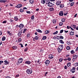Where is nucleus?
I'll list each match as a JSON object with an SVG mask.
<instances>
[{"instance_id":"nucleus-1","label":"nucleus","mask_w":78,"mask_h":78,"mask_svg":"<svg viewBox=\"0 0 78 78\" xmlns=\"http://www.w3.org/2000/svg\"><path fill=\"white\" fill-rule=\"evenodd\" d=\"M63 47H64L63 44L59 45V46H58V53H61V52L63 48Z\"/></svg>"},{"instance_id":"nucleus-2","label":"nucleus","mask_w":78,"mask_h":78,"mask_svg":"<svg viewBox=\"0 0 78 78\" xmlns=\"http://www.w3.org/2000/svg\"><path fill=\"white\" fill-rule=\"evenodd\" d=\"M26 72L27 74H31L33 72V70L29 68L27 69Z\"/></svg>"},{"instance_id":"nucleus-3","label":"nucleus","mask_w":78,"mask_h":78,"mask_svg":"<svg viewBox=\"0 0 78 78\" xmlns=\"http://www.w3.org/2000/svg\"><path fill=\"white\" fill-rule=\"evenodd\" d=\"M55 5V2H50L48 5V6H49L50 7H51V6H53Z\"/></svg>"},{"instance_id":"nucleus-4","label":"nucleus","mask_w":78,"mask_h":78,"mask_svg":"<svg viewBox=\"0 0 78 78\" xmlns=\"http://www.w3.org/2000/svg\"><path fill=\"white\" fill-rule=\"evenodd\" d=\"M18 26V27H19L20 30L21 29H22V28H23L24 27V25H23V24H20L19 26L18 25H16V26Z\"/></svg>"},{"instance_id":"nucleus-5","label":"nucleus","mask_w":78,"mask_h":78,"mask_svg":"<svg viewBox=\"0 0 78 78\" xmlns=\"http://www.w3.org/2000/svg\"><path fill=\"white\" fill-rule=\"evenodd\" d=\"M75 69H76V68L75 67H73L72 69H70V71L73 73L75 72Z\"/></svg>"},{"instance_id":"nucleus-6","label":"nucleus","mask_w":78,"mask_h":78,"mask_svg":"<svg viewBox=\"0 0 78 78\" xmlns=\"http://www.w3.org/2000/svg\"><path fill=\"white\" fill-rule=\"evenodd\" d=\"M39 37H38V35L37 36H36L34 37H33V40L34 41H35H35H37V40L39 39Z\"/></svg>"},{"instance_id":"nucleus-7","label":"nucleus","mask_w":78,"mask_h":78,"mask_svg":"<svg viewBox=\"0 0 78 78\" xmlns=\"http://www.w3.org/2000/svg\"><path fill=\"white\" fill-rule=\"evenodd\" d=\"M50 62L48 60H47L45 62V64L46 65V66H48V65L50 64Z\"/></svg>"},{"instance_id":"nucleus-8","label":"nucleus","mask_w":78,"mask_h":78,"mask_svg":"<svg viewBox=\"0 0 78 78\" xmlns=\"http://www.w3.org/2000/svg\"><path fill=\"white\" fill-rule=\"evenodd\" d=\"M23 62V59L22 58H19L18 60V63H22V62Z\"/></svg>"},{"instance_id":"nucleus-9","label":"nucleus","mask_w":78,"mask_h":78,"mask_svg":"<svg viewBox=\"0 0 78 78\" xmlns=\"http://www.w3.org/2000/svg\"><path fill=\"white\" fill-rule=\"evenodd\" d=\"M25 64H27V65H30L31 64V62L29 60L26 61L25 62Z\"/></svg>"},{"instance_id":"nucleus-10","label":"nucleus","mask_w":78,"mask_h":78,"mask_svg":"<svg viewBox=\"0 0 78 78\" xmlns=\"http://www.w3.org/2000/svg\"><path fill=\"white\" fill-rule=\"evenodd\" d=\"M59 14L60 16H62L64 15V12L62 11H61L59 12Z\"/></svg>"},{"instance_id":"nucleus-11","label":"nucleus","mask_w":78,"mask_h":78,"mask_svg":"<svg viewBox=\"0 0 78 78\" xmlns=\"http://www.w3.org/2000/svg\"><path fill=\"white\" fill-rule=\"evenodd\" d=\"M22 6V5L21 4H20L16 6V7L17 8H20Z\"/></svg>"},{"instance_id":"nucleus-12","label":"nucleus","mask_w":78,"mask_h":78,"mask_svg":"<svg viewBox=\"0 0 78 78\" xmlns=\"http://www.w3.org/2000/svg\"><path fill=\"white\" fill-rule=\"evenodd\" d=\"M22 34V30H21V32H19L17 34V35L18 36V37H20Z\"/></svg>"},{"instance_id":"nucleus-13","label":"nucleus","mask_w":78,"mask_h":78,"mask_svg":"<svg viewBox=\"0 0 78 78\" xmlns=\"http://www.w3.org/2000/svg\"><path fill=\"white\" fill-rule=\"evenodd\" d=\"M53 55L52 54H50L49 55L48 58H49V59H53Z\"/></svg>"},{"instance_id":"nucleus-14","label":"nucleus","mask_w":78,"mask_h":78,"mask_svg":"<svg viewBox=\"0 0 78 78\" xmlns=\"http://www.w3.org/2000/svg\"><path fill=\"white\" fill-rule=\"evenodd\" d=\"M4 62L5 63H3V64L5 65H8V64L9 63V62L7 61V60H5Z\"/></svg>"},{"instance_id":"nucleus-15","label":"nucleus","mask_w":78,"mask_h":78,"mask_svg":"<svg viewBox=\"0 0 78 78\" xmlns=\"http://www.w3.org/2000/svg\"><path fill=\"white\" fill-rule=\"evenodd\" d=\"M44 34H48V33H50V31H49V30H46L44 32Z\"/></svg>"},{"instance_id":"nucleus-16","label":"nucleus","mask_w":78,"mask_h":78,"mask_svg":"<svg viewBox=\"0 0 78 78\" xmlns=\"http://www.w3.org/2000/svg\"><path fill=\"white\" fill-rule=\"evenodd\" d=\"M45 1L46 4H48H48H49V3H50V0H46Z\"/></svg>"},{"instance_id":"nucleus-17","label":"nucleus","mask_w":78,"mask_h":78,"mask_svg":"<svg viewBox=\"0 0 78 78\" xmlns=\"http://www.w3.org/2000/svg\"><path fill=\"white\" fill-rule=\"evenodd\" d=\"M71 27H72V28H73L74 29H75L76 28V25H74L73 24H72L71 25Z\"/></svg>"},{"instance_id":"nucleus-18","label":"nucleus","mask_w":78,"mask_h":78,"mask_svg":"<svg viewBox=\"0 0 78 78\" xmlns=\"http://www.w3.org/2000/svg\"><path fill=\"white\" fill-rule=\"evenodd\" d=\"M52 22L53 23H56V20L54 19L52 20Z\"/></svg>"},{"instance_id":"nucleus-19","label":"nucleus","mask_w":78,"mask_h":78,"mask_svg":"<svg viewBox=\"0 0 78 78\" xmlns=\"http://www.w3.org/2000/svg\"><path fill=\"white\" fill-rule=\"evenodd\" d=\"M14 20L15 21H17L18 20V16H15L14 17Z\"/></svg>"},{"instance_id":"nucleus-20","label":"nucleus","mask_w":78,"mask_h":78,"mask_svg":"<svg viewBox=\"0 0 78 78\" xmlns=\"http://www.w3.org/2000/svg\"><path fill=\"white\" fill-rule=\"evenodd\" d=\"M59 42L61 44H64V42L62 40H60L59 41Z\"/></svg>"},{"instance_id":"nucleus-21","label":"nucleus","mask_w":78,"mask_h":78,"mask_svg":"<svg viewBox=\"0 0 78 78\" xmlns=\"http://www.w3.org/2000/svg\"><path fill=\"white\" fill-rule=\"evenodd\" d=\"M61 1H57L56 3L57 5H59L61 4Z\"/></svg>"},{"instance_id":"nucleus-22","label":"nucleus","mask_w":78,"mask_h":78,"mask_svg":"<svg viewBox=\"0 0 78 78\" xmlns=\"http://www.w3.org/2000/svg\"><path fill=\"white\" fill-rule=\"evenodd\" d=\"M41 2L42 4H45V0H41Z\"/></svg>"},{"instance_id":"nucleus-23","label":"nucleus","mask_w":78,"mask_h":78,"mask_svg":"<svg viewBox=\"0 0 78 78\" xmlns=\"http://www.w3.org/2000/svg\"><path fill=\"white\" fill-rule=\"evenodd\" d=\"M36 31L37 32H38V33H42V30H40V29H37Z\"/></svg>"},{"instance_id":"nucleus-24","label":"nucleus","mask_w":78,"mask_h":78,"mask_svg":"<svg viewBox=\"0 0 78 78\" xmlns=\"http://www.w3.org/2000/svg\"><path fill=\"white\" fill-rule=\"evenodd\" d=\"M12 48L14 50H16L17 48V46H13L12 47Z\"/></svg>"},{"instance_id":"nucleus-25","label":"nucleus","mask_w":78,"mask_h":78,"mask_svg":"<svg viewBox=\"0 0 78 78\" xmlns=\"http://www.w3.org/2000/svg\"><path fill=\"white\" fill-rule=\"evenodd\" d=\"M74 32L71 31V32L69 34V35H70V36H73V35L74 34Z\"/></svg>"},{"instance_id":"nucleus-26","label":"nucleus","mask_w":78,"mask_h":78,"mask_svg":"<svg viewBox=\"0 0 78 78\" xmlns=\"http://www.w3.org/2000/svg\"><path fill=\"white\" fill-rule=\"evenodd\" d=\"M6 39V37L5 36H3L2 38V41H5Z\"/></svg>"},{"instance_id":"nucleus-27","label":"nucleus","mask_w":78,"mask_h":78,"mask_svg":"<svg viewBox=\"0 0 78 78\" xmlns=\"http://www.w3.org/2000/svg\"><path fill=\"white\" fill-rule=\"evenodd\" d=\"M30 2L31 4H33L34 2V0H30L29 1Z\"/></svg>"},{"instance_id":"nucleus-28","label":"nucleus","mask_w":78,"mask_h":78,"mask_svg":"<svg viewBox=\"0 0 78 78\" xmlns=\"http://www.w3.org/2000/svg\"><path fill=\"white\" fill-rule=\"evenodd\" d=\"M30 34L28 33L27 35V38L28 39V38H29L30 37Z\"/></svg>"},{"instance_id":"nucleus-29","label":"nucleus","mask_w":78,"mask_h":78,"mask_svg":"<svg viewBox=\"0 0 78 78\" xmlns=\"http://www.w3.org/2000/svg\"><path fill=\"white\" fill-rule=\"evenodd\" d=\"M58 37H59L60 38V39H64V37L62 36H60L59 37V36H57Z\"/></svg>"},{"instance_id":"nucleus-30","label":"nucleus","mask_w":78,"mask_h":78,"mask_svg":"<svg viewBox=\"0 0 78 78\" xmlns=\"http://www.w3.org/2000/svg\"><path fill=\"white\" fill-rule=\"evenodd\" d=\"M47 39V37L46 36H44L43 37L42 39L43 40H45Z\"/></svg>"},{"instance_id":"nucleus-31","label":"nucleus","mask_w":78,"mask_h":78,"mask_svg":"<svg viewBox=\"0 0 78 78\" xmlns=\"http://www.w3.org/2000/svg\"><path fill=\"white\" fill-rule=\"evenodd\" d=\"M65 20H66L64 18H62L61 20V21L62 22H65Z\"/></svg>"},{"instance_id":"nucleus-32","label":"nucleus","mask_w":78,"mask_h":78,"mask_svg":"<svg viewBox=\"0 0 78 78\" xmlns=\"http://www.w3.org/2000/svg\"><path fill=\"white\" fill-rule=\"evenodd\" d=\"M4 2H6V1L4 0H0V3H4Z\"/></svg>"},{"instance_id":"nucleus-33","label":"nucleus","mask_w":78,"mask_h":78,"mask_svg":"<svg viewBox=\"0 0 78 78\" xmlns=\"http://www.w3.org/2000/svg\"><path fill=\"white\" fill-rule=\"evenodd\" d=\"M70 53L71 54H74L75 53V52H74V50H72L71 51Z\"/></svg>"},{"instance_id":"nucleus-34","label":"nucleus","mask_w":78,"mask_h":78,"mask_svg":"<svg viewBox=\"0 0 78 78\" xmlns=\"http://www.w3.org/2000/svg\"><path fill=\"white\" fill-rule=\"evenodd\" d=\"M27 29H23V33H25L26 32V31H27Z\"/></svg>"},{"instance_id":"nucleus-35","label":"nucleus","mask_w":78,"mask_h":78,"mask_svg":"<svg viewBox=\"0 0 78 78\" xmlns=\"http://www.w3.org/2000/svg\"><path fill=\"white\" fill-rule=\"evenodd\" d=\"M31 19H32V20H34V15H32L31 16Z\"/></svg>"},{"instance_id":"nucleus-36","label":"nucleus","mask_w":78,"mask_h":78,"mask_svg":"<svg viewBox=\"0 0 78 78\" xmlns=\"http://www.w3.org/2000/svg\"><path fill=\"white\" fill-rule=\"evenodd\" d=\"M67 44H68V45H71V44H72V42H71L70 41H68L67 42Z\"/></svg>"},{"instance_id":"nucleus-37","label":"nucleus","mask_w":78,"mask_h":78,"mask_svg":"<svg viewBox=\"0 0 78 78\" xmlns=\"http://www.w3.org/2000/svg\"><path fill=\"white\" fill-rule=\"evenodd\" d=\"M70 65H71V62H69L67 64V66L68 67H69V66H70Z\"/></svg>"},{"instance_id":"nucleus-38","label":"nucleus","mask_w":78,"mask_h":78,"mask_svg":"<svg viewBox=\"0 0 78 78\" xmlns=\"http://www.w3.org/2000/svg\"><path fill=\"white\" fill-rule=\"evenodd\" d=\"M66 49L67 50H70V47L69 46H67L66 47Z\"/></svg>"},{"instance_id":"nucleus-39","label":"nucleus","mask_w":78,"mask_h":78,"mask_svg":"<svg viewBox=\"0 0 78 78\" xmlns=\"http://www.w3.org/2000/svg\"><path fill=\"white\" fill-rule=\"evenodd\" d=\"M60 8H64V5H60Z\"/></svg>"},{"instance_id":"nucleus-40","label":"nucleus","mask_w":78,"mask_h":78,"mask_svg":"<svg viewBox=\"0 0 78 78\" xmlns=\"http://www.w3.org/2000/svg\"><path fill=\"white\" fill-rule=\"evenodd\" d=\"M59 62H62V60H63V58H60V59H59Z\"/></svg>"},{"instance_id":"nucleus-41","label":"nucleus","mask_w":78,"mask_h":78,"mask_svg":"<svg viewBox=\"0 0 78 78\" xmlns=\"http://www.w3.org/2000/svg\"><path fill=\"white\" fill-rule=\"evenodd\" d=\"M64 32V30H61L60 31V34H61V33H62V32Z\"/></svg>"},{"instance_id":"nucleus-42","label":"nucleus","mask_w":78,"mask_h":78,"mask_svg":"<svg viewBox=\"0 0 78 78\" xmlns=\"http://www.w3.org/2000/svg\"><path fill=\"white\" fill-rule=\"evenodd\" d=\"M58 31H56L54 33H53V34H58Z\"/></svg>"},{"instance_id":"nucleus-43","label":"nucleus","mask_w":78,"mask_h":78,"mask_svg":"<svg viewBox=\"0 0 78 78\" xmlns=\"http://www.w3.org/2000/svg\"><path fill=\"white\" fill-rule=\"evenodd\" d=\"M62 25H63V23H62V22L60 23H59V26H62Z\"/></svg>"},{"instance_id":"nucleus-44","label":"nucleus","mask_w":78,"mask_h":78,"mask_svg":"<svg viewBox=\"0 0 78 78\" xmlns=\"http://www.w3.org/2000/svg\"><path fill=\"white\" fill-rule=\"evenodd\" d=\"M9 21L10 22H11V23H12V22H14V21L13 20L11 19Z\"/></svg>"},{"instance_id":"nucleus-45","label":"nucleus","mask_w":78,"mask_h":78,"mask_svg":"<svg viewBox=\"0 0 78 78\" xmlns=\"http://www.w3.org/2000/svg\"><path fill=\"white\" fill-rule=\"evenodd\" d=\"M19 45H21V47H22V48H23V44H22V43L20 44Z\"/></svg>"},{"instance_id":"nucleus-46","label":"nucleus","mask_w":78,"mask_h":78,"mask_svg":"<svg viewBox=\"0 0 78 78\" xmlns=\"http://www.w3.org/2000/svg\"><path fill=\"white\" fill-rule=\"evenodd\" d=\"M74 65L76 67V66H78V63H75Z\"/></svg>"},{"instance_id":"nucleus-47","label":"nucleus","mask_w":78,"mask_h":78,"mask_svg":"<svg viewBox=\"0 0 78 78\" xmlns=\"http://www.w3.org/2000/svg\"><path fill=\"white\" fill-rule=\"evenodd\" d=\"M3 62H3V61L0 60V65H1L2 63H3Z\"/></svg>"},{"instance_id":"nucleus-48","label":"nucleus","mask_w":78,"mask_h":78,"mask_svg":"<svg viewBox=\"0 0 78 78\" xmlns=\"http://www.w3.org/2000/svg\"><path fill=\"white\" fill-rule=\"evenodd\" d=\"M73 5H74V2H72L71 4V6H73Z\"/></svg>"},{"instance_id":"nucleus-49","label":"nucleus","mask_w":78,"mask_h":78,"mask_svg":"<svg viewBox=\"0 0 78 78\" xmlns=\"http://www.w3.org/2000/svg\"><path fill=\"white\" fill-rule=\"evenodd\" d=\"M64 68L65 69H67V66H64Z\"/></svg>"},{"instance_id":"nucleus-50","label":"nucleus","mask_w":78,"mask_h":78,"mask_svg":"<svg viewBox=\"0 0 78 78\" xmlns=\"http://www.w3.org/2000/svg\"><path fill=\"white\" fill-rule=\"evenodd\" d=\"M28 48H26L24 50V51H27V50H28Z\"/></svg>"},{"instance_id":"nucleus-51","label":"nucleus","mask_w":78,"mask_h":78,"mask_svg":"<svg viewBox=\"0 0 78 78\" xmlns=\"http://www.w3.org/2000/svg\"><path fill=\"white\" fill-rule=\"evenodd\" d=\"M67 60H68V61H71V58H67Z\"/></svg>"},{"instance_id":"nucleus-52","label":"nucleus","mask_w":78,"mask_h":78,"mask_svg":"<svg viewBox=\"0 0 78 78\" xmlns=\"http://www.w3.org/2000/svg\"><path fill=\"white\" fill-rule=\"evenodd\" d=\"M6 22H7V21H4L3 22H2V23H6Z\"/></svg>"},{"instance_id":"nucleus-53","label":"nucleus","mask_w":78,"mask_h":78,"mask_svg":"<svg viewBox=\"0 0 78 78\" xmlns=\"http://www.w3.org/2000/svg\"><path fill=\"white\" fill-rule=\"evenodd\" d=\"M69 56H70V55L67 54L66 55V58H69Z\"/></svg>"},{"instance_id":"nucleus-54","label":"nucleus","mask_w":78,"mask_h":78,"mask_svg":"<svg viewBox=\"0 0 78 78\" xmlns=\"http://www.w3.org/2000/svg\"><path fill=\"white\" fill-rule=\"evenodd\" d=\"M23 9H27V7H23Z\"/></svg>"},{"instance_id":"nucleus-55","label":"nucleus","mask_w":78,"mask_h":78,"mask_svg":"<svg viewBox=\"0 0 78 78\" xmlns=\"http://www.w3.org/2000/svg\"><path fill=\"white\" fill-rule=\"evenodd\" d=\"M47 73H48V72H46L45 73V74L44 75V76H47Z\"/></svg>"},{"instance_id":"nucleus-56","label":"nucleus","mask_w":78,"mask_h":78,"mask_svg":"<svg viewBox=\"0 0 78 78\" xmlns=\"http://www.w3.org/2000/svg\"><path fill=\"white\" fill-rule=\"evenodd\" d=\"M27 14H30L31 13L30 11H27Z\"/></svg>"},{"instance_id":"nucleus-57","label":"nucleus","mask_w":78,"mask_h":78,"mask_svg":"<svg viewBox=\"0 0 78 78\" xmlns=\"http://www.w3.org/2000/svg\"><path fill=\"white\" fill-rule=\"evenodd\" d=\"M2 35V32L1 31H0V36Z\"/></svg>"},{"instance_id":"nucleus-58","label":"nucleus","mask_w":78,"mask_h":78,"mask_svg":"<svg viewBox=\"0 0 78 78\" xmlns=\"http://www.w3.org/2000/svg\"><path fill=\"white\" fill-rule=\"evenodd\" d=\"M67 14H68V13H64V16H67Z\"/></svg>"},{"instance_id":"nucleus-59","label":"nucleus","mask_w":78,"mask_h":78,"mask_svg":"<svg viewBox=\"0 0 78 78\" xmlns=\"http://www.w3.org/2000/svg\"><path fill=\"white\" fill-rule=\"evenodd\" d=\"M18 41H19V42L22 41V39H21V38H19L18 39Z\"/></svg>"},{"instance_id":"nucleus-60","label":"nucleus","mask_w":78,"mask_h":78,"mask_svg":"<svg viewBox=\"0 0 78 78\" xmlns=\"http://www.w3.org/2000/svg\"><path fill=\"white\" fill-rule=\"evenodd\" d=\"M50 10H54V8H51L50 9Z\"/></svg>"},{"instance_id":"nucleus-61","label":"nucleus","mask_w":78,"mask_h":78,"mask_svg":"<svg viewBox=\"0 0 78 78\" xmlns=\"http://www.w3.org/2000/svg\"><path fill=\"white\" fill-rule=\"evenodd\" d=\"M19 11L21 12H23V10H20Z\"/></svg>"},{"instance_id":"nucleus-62","label":"nucleus","mask_w":78,"mask_h":78,"mask_svg":"<svg viewBox=\"0 0 78 78\" xmlns=\"http://www.w3.org/2000/svg\"><path fill=\"white\" fill-rule=\"evenodd\" d=\"M16 76V77H19V74H17Z\"/></svg>"},{"instance_id":"nucleus-63","label":"nucleus","mask_w":78,"mask_h":78,"mask_svg":"<svg viewBox=\"0 0 78 78\" xmlns=\"http://www.w3.org/2000/svg\"><path fill=\"white\" fill-rule=\"evenodd\" d=\"M5 78H11V77L9 76H7L5 77Z\"/></svg>"},{"instance_id":"nucleus-64","label":"nucleus","mask_w":78,"mask_h":78,"mask_svg":"<svg viewBox=\"0 0 78 78\" xmlns=\"http://www.w3.org/2000/svg\"><path fill=\"white\" fill-rule=\"evenodd\" d=\"M76 51H78V46L76 48Z\"/></svg>"}]
</instances>
